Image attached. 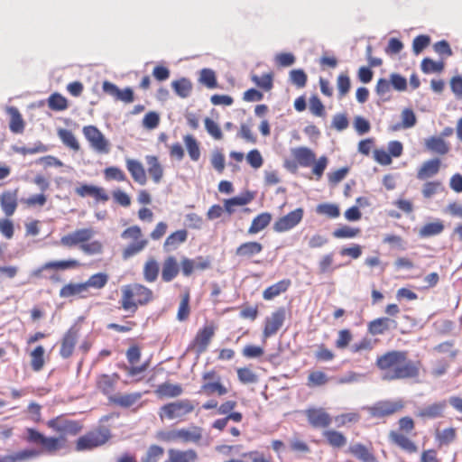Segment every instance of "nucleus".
Wrapping results in <instances>:
<instances>
[{"mask_svg":"<svg viewBox=\"0 0 462 462\" xmlns=\"http://www.w3.org/2000/svg\"><path fill=\"white\" fill-rule=\"evenodd\" d=\"M0 204L4 213L10 217L17 208V191H5L0 195Z\"/></svg>","mask_w":462,"mask_h":462,"instance_id":"19","label":"nucleus"},{"mask_svg":"<svg viewBox=\"0 0 462 462\" xmlns=\"http://www.w3.org/2000/svg\"><path fill=\"white\" fill-rule=\"evenodd\" d=\"M440 167V160L439 159H432L429 160L421 165L420 170L418 171L417 178L420 180H426L428 178L433 177L436 175Z\"/></svg>","mask_w":462,"mask_h":462,"instance_id":"28","label":"nucleus"},{"mask_svg":"<svg viewBox=\"0 0 462 462\" xmlns=\"http://www.w3.org/2000/svg\"><path fill=\"white\" fill-rule=\"evenodd\" d=\"M110 439V431L106 428L91 430L78 439L77 451L91 450L106 443Z\"/></svg>","mask_w":462,"mask_h":462,"instance_id":"6","label":"nucleus"},{"mask_svg":"<svg viewBox=\"0 0 462 462\" xmlns=\"http://www.w3.org/2000/svg\"><path fill=\"white\" fill-rule=\"evenodd\" d=\"M121 237L125 240H132L122 253L124 259H128L142 252L148 245V240L143 238L141 228L138 226H133L126 228Z\"/></svg>","mask_w":462,"mask_h":462,"instance_id":"5","label":"nucleus"},{"mask_svg":"<svg viewBox=\"0 0 462 462\" xmlns=\"http://www.w3.org/2000/svg\"><path fill=\"white\" fill-rule=\"evenodd\" d=\"M337 87L339 98H342L348 93L350 89L351 82L349 77L346 74H340L337 77Z\"/></svg>","mask_w":462,"mask_h":462,"instance_id":"57","label":"nucleus"},{"mask_svg":"<svg viewBox=\"0 0 462 462\" xmlns=\"http://www.w3.org/2000/svg\"><path fill=\"white\" fill-rule=\"evenodd\" d=\"M442 189L441 182L429 181L423 185L422 194L425 198L430 199Z\"/></svg>","mask_w":462,"mask_h":462,"instance_id":"64","label":"nucleus"},{"mask_svg":"<svg viewBox=\"0 0 462 462\" xmlns=\"http://www.w3.org/2000/svg\"><path fill=\"white\" fill-rule=\"evenodd\" d=\"M303 214L304 212L302 208H296L287 215L278 218L273 226V230L277 233H283L292 229L302 220Z\"/></svg>","mask_w":462,"mask_h":462,"instance_id":"10","label":"nucleus"},{"mask_svg":"<svg viewBox=\"0 0 462 462\" xmlns=\"http://www.w3.org/2000/svg\"><path fill=\"white\" fill-rule=\"evenodd\" d=\"M79 334V328L77 325L70 327V328L65 333L61 340L60 350V354L63 358H69L73 354Z\"/></svg>","mask_w":462,"mask_h":462,"instance_id":"14","label":"nucleus"},{"mask_svg":"<svg viewBox=\"0 0 462 462\" xmlns=\"http://www.w3.org/2000/svg\"><path fill=\"white\" fill-rule=\"evenodd\" d=\"M104 175H105L106 180H115L117 181L126 180L125 173L121 169H119L117 167H114V166L105 169Z\"/></svg>","mask_w":462,"mask_h":462,"instance_id":"58","label":"nucleus"},{"mask_svg":"<svg viewBox=\"0 0 462 462\" xmlns=\"http://www.w3.org/2000/svg\"><path fill=\"white\" fill-rule=\"evenodd\" d=\"M214 333L215 330L212 326H206L198 332L194 339V347H196L199 353H202L207 349Z\"/></svg>","mask_w":462,"mask_h":462,"instance_id":"17","label":"nucleus"},{"mask_svg":"<svg viewBox=\"0 0 462 462\" xmlns=\"http://www.w3.org/2000/svg\"><path fill=\"white\" fill-rule=\"evenodd\" d=\"M444 69V63L442 61H434L430 59H424L421 62V70L424 73H435L440 72Z\"/></svg>","mask_w":462,"mask_h":462,"instance_id":"55","label":"nucleus"},{"mask_svg":"<svg viewBox=\"0 0 462 462\" xmlns=\"http://www.w3.org/2000/svg\"><path fill=\"white\" fill-rule=\"evenodd\" d=\"M195 409L194 402L189 399H181L164 404L160 408L159 416L161 420H179L191 413Z\"/></svg>","mask_w":462,"mask_h":462,"instance_id":"4","label":"nucleus"},{"mask_svg":"<svg viewBox=\"0 0 462 462\" xmlns=\"http://www.w3.org/2000/svg\"><path fill=\"white\" fill-rule=\"evenodd\" d=\"M180 266L175 257L169 256L162 264V278L164 282L172 281L179 273Z\"/></svg>","mask_w":462,"mask_h":462,"instance_id":"25","label":"nucleus"},{"mask_svg":"<svg viewBox=\"0 0 462 462\" xmlns=\"http://www.w3.org/2000/svg\"><path fill=\"white\" fill-rule=\"evenodd\" d=\"M183 389L180 384H173L169 382L159 384L155 390V393L160 398H175L181 395Z\"/></svg>","mask_w":462,"mask_h":462,"instance_id":"23","label":"nucleus"},{"mask_svg":"<svg viewBox=\"0 0 462 462\" xmlns=\"http://www.w3.org/2000/svg\"><path fill=\"white\" fill-rule=\"evenodd\" d=\"M202 381L200 392L208 396L213 394L222 396L228 393V389L221 383L219 374L214 370L204 373Z\"/></svg>","mask_w":462,"mask_h":462,"instance_id":"8","label":"nucleus"},{"mask_svg":"<svg viewBox=\"0 0 462 462\" xmlns=\"http://www.w3.org/2000/svg\"><path fill=\"white\" fill-rule=\"evenodd\" d=\"M118 379L119 375L117 374H113L112 375L102 374L97 378V384L104 394L108 395L114 391Z\"/></svg>","mask_w":462,"mask_h":462,"instance_id":"30","label":"nucleus"},{"mask_svg":"<svg viewBox=\"0 0 462 462\" xmlns=\"http://www.w3.org/2000/svg\"><path fill=\"white\" fill-rule=\"evenodd\" d=\"M88 289L85 282L82 283H69L63 286L60 291V296L68 298L75 295H79L84 298L87 296Z\"/></svg>","mask_w":462,"mask_h":462,"instance_id":"32","label":"nucleus"},{"mask_svg":"<svg viewBox=\"0 0 462 462\" xmlns=\"http://www.w3.org/2000/svg\"><path fill=\"white\" fill-rule=\"evenodd\" d=\"M205 127L207 132L214 137L216 140H220L223 137L222 131L219 125L214 122L212 119L207 117L205 119Z\"/></svg>","mask_w":462,"mask_h":462,"instance_id":"61","label":"nucleus"},{"mask_svg":"<svg viewBox=\"0 0 462 462\" xmlns=\"http://www.w3.org/2000/svg\"><path fill=\"white\" fill-rule=\"evenodd\" d=\"M7 112L11 116L10 130L15 134L22 133L24 129V123L18 109L12 106L8 107Z\"/></svg>","mask_w":462,"mask_h":462,"instance_id":"39","label":"nucleus"},{"mask_svg":"<svg viewBox=\"0 0 462 462\" xmlns=\"http://www.w3.org/2000/svg\"><path fill=\"white\" fill-rule=\"evenodd\" d=\"M396 327V322L389 318H379L371 321L368 330L372 335H382L392 328Z\"/></svg>","mask_w":462,"mask_h":462,"instance_id":"22","label":"nucleus"},{"mask_svg":"<svg viewBox=\"0 0 462 462\" xmlns=\"http://www.w3.org/2000/svg\"><path fill=\"white\" fill-rule=\"evenodd\" d=\"M82 133L94 151L105 154L109 152L110 143L97 127L94 125L84 126Z\"/></svg>","mask_w":462,"mask_h":462,"instance_id":"7","label":"nucleus"},{"mask_svg":"<svg viewBox=\"0 0 462 462\" xmlns=\"http://www.w3.org/2000/svg\"><path fill=\"white\" fill-rule=\"evenodd\" d=\"M203 430L198 426H191L188 429H179V440L188 443H198L202 439Z\"/></svg>","mask_w":462,"mask_h":462,"instance_id":"21","label":"nucleus"},{"mask_svg":"<svg viewBox=\"0 0 462 462\" xmlns=\"http://www.w3.org/2000/svg\"><path fill=\"white\" fill-rule=\"evenodd\" d=\"M389 438L393 443L400 447L408 453H416L417 446L406 436L396 431H391Z\"/></svg>","mask_w":462,"mask_h":462,"instance_id":"24","label":"nucleus"},{"mask_svg":"<svg viewBox=\"0 0 462 462\" xmlns=\"http://www.w3.org/2000/svg\"><path fill=\"white\" fill-rule=\"evenodd\" d=\"M263 245L258 242H246L236 248V254L240 257L251 258L259 254L263 251Z\"/></svg>","mask_w":462,"mask_h":462,"instance_id":"27","label":"nucleus"},{"mask_svg":"<svg viewBox=\"0 0 462 462\" xmlns=\"http://www.w3.org/2000/svg\"><path fill=\"white\" fill-rule=\"evenodd\" d=\"M199 82L208 88L217 87V79L215 72L210 69H203L200 70Z\"/></svg>","mask_w":462,"mask_h":462,"instance_id":"51","label":"nucleus"},{"mask_svg":"<svg viewBox=\"0 0 462 462\" xmlns=\"http://www.w3.org/2000/svg\"><path fill=\"white\" fill-rule=\"evenodd\" d=\"M272 215L268 212H263L255 217L250 227L248 228L249 235H255L263 230L272 221Z\"/></svg>","mask_w":462,"mask_h":462,"instance_id":"31","label":"nucleus"},{"mask_svg":"<svg viewBox=\"0 0 462 462\" xmlns=\"http://www.w3.org/2000/svg\"><path fill=\"white\" fill-rule=\"evenodd\" d=\"M43 355L44 348L42 346H38L31 354V365L36 372L40 371L44 365Z\"/></svg>","mask_w":462,"mask_h":462,"instance_id":"50","label":"nucleus"},{"mask_svg":"<svg viewBox=\"0 0 462 462\" xmlns=\"http://www.w3.org/2000/svg\"><path fill=\"white\" fill-rule=\"evenodd\" d=\"M444 229V225L440 220L424 225L419 231V236L422 238L437 236Z\"/></svg>","mask_w":462,"mask_h":462,"instance_id":"41","label":"nucleus"},{"mask_svg":"<svg viewBox=\"0 0 462 462\" xmlns=\"http://www.w3.org/2000/svg\"><path fill=\"white\" fill-rule=\"evenodd\" d=\"M328 442L336 448H341L346 444V439L345 436L336 430H326L323 433Z\"/></svg>","mask_w":462,"mask_h":462,"instance_id":"47","label":"nucleus"},{"mask_svg":"<svg viewBox=\"0 0 462 462\" xmlns=\"http://www.w3.org/2000/svg\"><path fill=\"white\" fill-rule=\"evenodd\" d=\"M171 87L175 93L182 98L188 97L192 90V83L186 78L172 81Z\"/></svg>","mask_w":462,"mask_h":462,"instance_id":"38","label":"nucleus"},{"mask_svg":"<svg viewBox=\"0 0 462 462\" xmlns=\"http://www.w3.org/2000/svg\"><path fill=\"white\" fill-rule=\"evenodd\" d=\"M286 319V310L283 307L277 309L265 319V326L263 328V337L265 338L276 334L282 327Z\"/></svg>","mask_w":462,"mask_h":462,"instance_id":"11","label":"nucleus"},{"mask_svg":"<svg viewBox=\"0 0 462 462\" xmlns=\"http://www.w3.org/2000/svg\"><path fill=\"white\" fill-rule=\"evenodd\" d=\"M349 451L363 462H374V456L361 444H355L349 448Z\"/></svg>","mask_w":462,"mask_h":462,"instance_id":"44","label":"nucleus"},{"mask_svg":"<svg viewBox=\"0 0 462 462\" xmlns=\"http://www.w3.org/2000/svg\"><path fill=\"white\" fill-rule=\"evenodd\" d=\"M404 407V402L402 399L391 401L385 400L376 402L368 408L370 414L374 417H384L394 414L402 411Z\"/></svg>","mask_w":462,"mask_h":462,"instance_id":"9","label":"nucleus"},{"mask_svg":"<svg viewBox=\"0 0 462 462\" xmlns=\"http://www.w3.org/2000/svg\"><path fill=\"white\" fill-rule=\"evenodd\" d=\"M188 232L184 229L178 230L170 235L163 245L165 251H171L176 249L179 245L184 243L187 240Z\"/></svg>","mask_w":462,"mask_h":462,"instance_id":"34","label":"nucleus"},{"mask_svg":"<svg viewBox=\"0 0 462 462\" xmlns=\"http://www.w3.org/2000/svg\"><path fill=\"white\" fill-rule=\"evenodd\" d=\"M48 105L51 109L55 111H62L68 107L67 99L58 93L52 94L48 98Z\"/></svg>","mask_w":462,"mask_h":462,"instance_id":"49","label":"nucleus"},{"mask_svg":"<svg viewBox=\"0 0 462 462\" xmlns=\"http://www.w3.org/2000/svg\"><path fill=\"white\" fill-rule=\"evenodd\" d=\"M254 199V195L251 192H245L239 196L234 197L225 200V209L232 214L235 212L236 206H245Z\"/></svg>","mask_w":462,"mask_h":462,"instance_id":"33","label":"nucleus"},{"mask_svg":"<svg viewBox=\"0 0 462 462\" xmlns=\"http://www.w3.org/2000/svg\"><path fill=\"white\" fill-rule=\"evenodd\" d=\"M152 299V291L147 287L134 283L122 288V298L120 300L122 308L125 311L134 313L138 305H144Z\"/></svg>","mask_w":462,"mask_h":462,"instance_id":"3","label":"nucleus"},{"mask_svg":"<svg viewBox=\"0 0 462 462\" xmlns=\"http://www.w3.org/2000/svg\"><path fill=\"white\" fill-rule=\"evenodd\" d=\"M79 265L77 260H64V261H54L44 263V268L55 269V270H66L69 268H75Z\"/></svg>","mask_w":462,"mask_h":462,"instance_id":"53","label":"nucleus"},{"mask_svg":"<svg viewBox=\"0 0 462 462\" xmlns=\"http://www.w3.org/2000/svg\"><path fill=\"white\" fill-rule=\"evenodd\" d=\"M290 79L298 88H303L307 82V75L302 69H292L290 72Z\"/></svg>","mask_w":462,"mask_h":462,"instance_id":"60","label":"nucleus"},{"mask_svg":"<svg viewBox=\"0 0 462 462\" xmlns=\"http://www.w3.org/2000/svg\"><path fill=\"white\" fill-rule=\"evenodd\" d=\"M58 136L62 143L73 151H79L80 146L74 134L68 129H58Z\"/></svg>","mask_w":462,"mask_h":462,"instance_id":"37","label":"nucleus"},{"mask_svg":"<svg viewBox=\"0 0 462 462\" xmlns=\"http://www.w3.org/2000/svg\"><path fill=\"white\" fill-rule=\"evenodd\" d=\"M237 376L243 383H254L257 382V375L249 368H238Z\"/></svg>","mask_w":462,"mask_h":462,"instance_id":"59","label":"nucleus"},{"mask_svg":"<svg viewBox=\"0 0 462 462\" xmlns=\"http://www.w3.org/2000/svg\"><path fill=\"white\" fill-rule=\"evenodd\" d=\"M164 449L157 445H152L145 456L142 458V462H159L162 457Z\"/></svg>","mask_w":462,"mask_h":462,"instance_id":"52","label":"nucleus"},{"mask_svg":"<svg viewBox=\"0 0 462 462\" xmlns=\"http://www.w3.org/2000/svg\"><path fill=\"white\" fill-rule=\"evenodd\" d=\"M291 285L290 280H282L278 282L275 284H273L272 286H269L267 289L264 290L263 293V297L266 300H273L276 296L280 295L282 292H284L288 290V288Z\"/></svg>","mask_w":462,"mask_h":462,"instance_id":"35","label":"nucleus"},{"mask_svg":"<svg viewBox=\"0 0 462 462\" xmlns=\"http://www.w3.org/2000/svg\"><path fill=\"white\" fill-rule=\"evenodd\" d=\"M42 451L36 449H23L12 454L14 462H24L35 458L41 455Z\"/></svg>","mask_w":462,"mask_h":462,"instance_id":"56","label":"nucleus"},{"mask_svg":"<svg viewBox=\"0 0 462 462\" xmlns=\"http://www.w3.org/2000/svg\"><path fill=\"white\" fill-rule=\"evenodd\" d=\"M360 230L358 228H353L347 226H342L340 228L336 229L333 232V236L337 238H352L356 236L359 234Z\"/></svg>","mask_w":462,"mask_h":462,"instance_id":"62","label":"nucleus"},{"mask_svg":"<svg viewBox=\"0 0 462 462\" xmlns=\"http://www.w3.org/2000/svg\"><path fill=\"white\" fill-rule=\"evenodd\" d=\"M448 402L443 400L431 404L424 405L415 411V415L423 420H434L444 415Z\"/></svg>","mask_w":462,"mask_h":462,"instance_id":"12","label":"nucleus"},{"mask_svg":"<svg viewBox=\"0 0 462 462\" xmlns=\"http://www.w3.org/2000/svg\"><path fill=\"white\" fill-rule=\"evenodd\" d=\"M159 273V264L154 259H149L143 267V276L149 282H154Z\"/></svg>","mask_w":462,"mask_h":462,"instance_id":"45","label":"nucleus"},{"mask_svg":"<svg viewBox=\"0 0 462 462\" xmlns=\"http://www.w3.org/2000/svg\"><path fill=\"white\" fill-rule=\"evenodd\" d=\"M417 118L414 112L410 108H405L402 112V123L393 126V130L396 131L401 128L408 129L416 125Z\"/></svg>","mask_w":462,"mask_h":462,"instance_id":"42","label":"nucleus"},{"mask_svg":"<svg viewBox=\"0 0 462 462\" xmlns=\"http://www.w3.org/2000/svg\"><path fill=\"white\" fill-rule=\"evenodd\" d=\"M125 164L134 180L140 185H145L147 177L143 164L134 159H126Z\"/></svg>","mask_w":462,"mask_h":462,"instance_id":"16","label":"nucleus"},{"mask_svg":"<svg viewBox=\"0 0 462 462\" xmlns=\"http://www.w3.org/2000/svg\"><path fill=\"white\" fill-rule=\"evenodd\" d=\"M376 365L383 371L382 378L386 381L414 378L419 375V365L407 359L402 351H390L379 356Z\"/></svg>","mask_w":462,"mask_h":462,"instance_id":"1","label":"nucleus"},{"mask_svg":"<svg viewBox=\"0 0 462 462\" xmlns=\"http://www.w3.org/2000/svg\"><path fill=\"white\" fill-rule=\"evenodd\" d=\"M293 158L303 167H309L315 162L316 154L308 147L291 149Z\"/></svg>","mask_w":462,"mask_h":462,"instance_id":"18","label":"nucleus"},{"mask_svg":"<svg viewBox=\"0 0 462 462\" xmlns=\"http://www.w3.org/2000/svg\"><path fill=\"white\" fill-rule=\"evenodd\" d=\"M47 426L58 432L72 435L77 434L81 430V427L78 422L60 417L50 420L47 422Z\"/></svg>","mask_w":462,"mask_h":462,"instance_id":"15","label":"nucleus"},{"mask_svg":"<svg viewBox=\"0 0 462 462\" xmlns=\"http://www.w3.org/2000/svg\"><path fill=\"white\" fill-rule=\"evenodd\" d=\"M457 436L456 429L454 428H448L444 429L443 430H437L436 431V439L439 442V446L443 445H448L452 441L455 440Z\"/></svg>","mask_w":462,"mask_h":462,"instance_id":"46","label":"nucleus"},{"mask_svg":"<svg viewBox=\"0 0 462 462\" xmlns=\"http://www.w3.org/2000/svg\"><path fill=\"white\" fill-rule=\"evenodd\" d=\"M198 454L193 449H170L168 451V459L165 462H196Z\"/></svg>","mask_w":462,"mask_h":462,"instance_id":"20","label":"nucleus"},{"mask_svg":"<svg viewBox=\"0 0 462 462\" xmlns=\"http://www.w3.org/2000/svg\"><path fill=\"white\" fill-rule=\"evenodd\" d=\"M145 161L148 165V173L155 183H159L163 176V168L159 162L158 158L154 155H147Z\"/></svg>","mask_w":462,"mask_h":462,"instance_id":"29","label":"nucleus"},{"mask_svg":"<svg viewBox=\"0 0 462 462\" xmlns=\"http://www.w3.org/2000/svg\"><path fill=\"white\" fill-rule=\"evenodd\" d=\"M316 211L318 214L326 215L331 218L337 217L340 214L338 207L330 203L318 205Z\"/></svg>","mask_w":462,"mask_h":462,"instance_id":"54","label":"nucleus"},{"mask_svg":"<svg viewBox=\"0 0 462 462\" xmlns=\"http://www.w3.org/2000/svg\"><path fill=\"white\" fill-rule=\"evenodd\" d=\"M184 143L190 159L194 162L199 161L200 157V149L198 141L192 135L184 137Z\"/></svg>","mask_w":462,"mask_h":462,"instance_id":"43","label":"nucleus"},{"mask_svg":"<svg viewBox=\"0 0 462 462\" xmlns=\"http://www.w3.org/2000/svg\"><path fill=\"white\" fill-rule=\"evenodd\" d=\"M252 80L261 88L270 90L273 88V76L272 74H264L261 77L254 75Z\"/></svg>","mask_w":462,"mask_h":462,"instance_id":"63","label":"nucleus"},{"mask_svg":"<svg viewBox=\"0 0 462 462\" xmlns=\"http://www.w3.org/2000/svg\"><path fill=\"white\" fill-rule=\"evenodd\" d=\"M309 423L314 428H327L332 422L331 416L323 408H310L305 411Z\"/></svg>","mask_w":462,"mask_h":462,"instance_id":"13","label":"nucleus"},{"mask_svg":"<svg viewBox=\"0 0 462 462\" xmlns=\"http://www.w3.org/2000/svg\"><path fill=\"white\" fill-rule=\"evenodd\" d=\"M95 234L91 227L76 229L63 236L60 244L66 247L79 246L88 255L100 254L103 253L104 245L98 240H91Z\"/></svg>","mask_w":462,"mask_h":462,"instance_id":"2","label":"nucleus"},{"mask_svg":"<svg viewBox=\"0 0 462 462\" xmlns=\"http://www.w3.org/2000/svg\"><path fill=\"white\" fill-rule=\"evenodd\" d=\"M64 438L45 437L42 442V452L54 453L64 447Z\"/></svg>","mask_w":462,"mask_h":462,"instance_id":"40","label":"nucleus"},{"mask_svg":"<svg viewBox=\"0 0 462 462\" xmlns=\"http://www.w3.org/2000/svg\"><path fill=\"white\" fill-rule=\"evenodd\" d=\"M425 145L428 150L438 154H446L449 151L448 144L442 137H430L425 141Z\"/></svg>","mask_w":462,"mask_h":462,"instance_id":"36","label":"nucleus"},{"mask_svg":"<svg viewBox=\"0 0 462 462\" xmlns=\"http://www.w3.org/2000/svg\"><path fill=\"white\" fill-rule=\"evenodd\" d=\"M142 397L140 393H116L109 397V401L118 406L128 408L136 403Z\"/></svg>","mask_w":462,"mask_h":462,"instance_id":"26","label":"nucleus"},{"mask_svg":"<svg viewBox=\"0 0 462 462\" xmlns=\"http://www.w3.org/2000/svg\"><path fill=\"white\" fill-rule=\"evenodd\" d=\"M108 282V275L104 273H98L96 274H93L89 277V279L85 282L87 289L88 290L89 287L95 288V289H102L106 286V284Z\"/></svg>","mask_w":462,"mask_h":462,"instance_id":"48","label":"nucleus"}]
</instances>
